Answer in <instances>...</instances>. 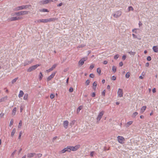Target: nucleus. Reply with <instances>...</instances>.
Wrapping results in <instances>:
<instances>
[{
  "mask_svg": "<svg viewBox=\"0 0 158 158\" xmlns=\"http://www.w3.org/2000/svg\"><path fill=\"white\" fill-rule=\"evenodd\" d=\"M31 6L30 5H23L20 6H19L16 7L15 9V11H18L23 9H26L29 8Z\"/></svg>",
  "mask_w": 158,
  "mask_h": 158,
  "instance_id": "f257e3e1",
  "label": "nucleus"
},
{
  "mask_svg": "<svg viewBox=\"0 0 158 158\" xmlns=\"http://www.w3.org/2000/svg\"><path fill=\"white\" fill-rule=\"evenodd\" d=\"M40 65L39 64H37L35 65L32 66L29 68H28L27 70V71L28 72H30L36 69L38 66H39Z\"/></svg>",
  "mask_w": 158,
  "mask_h": 158,
  "instance_id": "f03ea898",
  "label": "nucleus"
},
{
  "mask_svg": "<svg viewBox=\"0 0 158 158\" xmlns=\"http://www.w3.org/2000/svg\"><path fill=\"white\" fill-rule=\"evenodd\" d=\"M80 147V145L78 144L75 146H70L71 151H76Z\"/></svg>",
  "mask_w": 158,
  "mask_h": 158,
  "instance_id": "7ed1b4c3",
  "label": "nucleus"
},
{
  "mask_svg": "<svg viewBox=\"0 0 158 158\" xmlns=\"http://www.w3.org/2000/svg\"><path fill=\"white\" fill-rule=\"evenodd\" d=\"M66 152H71L70 146H68L66 148H65L63 149L60 151V153H64Z\"/></svg>",
  "mask_w": 158,
  "mask_h": 158,
  "instance_id": "20e7f679",
  "label": "nucleus"
},
{
  "mask_svg": "<svg viewBox=\"0 0 158 158\" xmlns=\"http://www.w3.org/2000/svg\"><path fill=\"white\" fill-rule=\"evenodd\" d=\"M118 142L121 143H124L125 141V138L122 136H118L117 137Z\"/></svg>",
  "mask_w": 158,
  "mask_h": 158,
  "instance_id": "39448f33",
  "label": "nucleus"
},
{
  "mask_svg": "<svg viewBox=\"0 0 158 158\" xmlns=\"http://www.w3.org/2000/svg\"><path fill=\"white\" fill-rule=\"evenodd\" d=\"M122 13V11L120 10H118L114 13L113 15V16L115 18H118L121 15Z\"/></svg>",
  "mask_w": 158,
  "mask_h": 158,
  "instance_id": "423d86ee",
  "label": "nucleus"
},
{
  "mask_svg": "<svg viewBox=\"0 0 158 158\" xmlns=\"http://www.w3.org/2000/svg\"><path fill=\"white\" fill-rule=\"evenodd\" d=\"M87 59V57H84L81 58L78 62V65L80 66H81L84 63V62Z\"/></svg>",
  "mask_w": 158,
  "mask_h": 158,
  "instance_id": "0eeeda50",
  "label": "nucleus"
},
{
  "mask_svg": "<svg viewBox=\"0 0 158 158\" xmlns=\"http://www.w3.org/2000/svg\"><path fill=\"white\" fill-rule=\"evenodd\" d=\"M22 19L21 17H13L8 18V20L9 21H14Z\"/></svg>",
  "mask_w": 158,
  "mask_h": 158,
  "instance_id": "6e6552de",
  "label": "nucleus"
},
{
  "mask_svg": "<svg viewBox=\"0 0 158 158\" xmlns=\"http://www.w3.org/2000/svg\"><path fill=\"white\" fill-rule=\"evenodd\" d=\"M104 113V111L103 110H102L99 112L96 118L98 122H99L101 120Z\"/></svg>",
  "mask_w": 158,
  "mask_h": 158,
  "instance_id": "1a4fd4ad",
  "label": "nucleus"
},
{
  "mask_svg": "<svg viewBox=\"0 0 158 158\" xmlns=\"http://www.w3.org/2000/svg\"><path fill=\"white\" fill-rule=\"evenodd\" d=\"M118 95L119 97H121L123 96V91L122 89H119L117 92Z\"/></svg>",
  "mask_w": 158,
  "mask_h": 158,
  "instance_id": "9d476101",
  "label": "nucleus"
},
{
  "mask_svg": "<svg viewBox=\"0 0 158 158\" xmlns=\"http://www.w3.org/2000/svg\"><path fill=\"white\" fill-rule=\"evenodd\" d=\"M58 19L56 18H51L47 19V23L51 22H54L55 21L57 20Z\"/></svg>",
  "mask_w": 158,
  "mask_h": 158,
  "instance_id": "9b49d317",
  "label": "nucleus"
},
{
  "mask_svg": "<svg viewBox=\"0 0 158 158\" xmlns=\"http://www.w3.org/2000/svg\"><path fill=\"white\" fill-rule=\"evenodd\" d=\"M69 124V122L68 121L65 120L64 121L63 123V127L65 129H67L68 128Z\"/></svg>",
  "mask_w": 158,
  "mask_h": 158,
  "instance_id": "f8f14e48",
  "label": "nucleus"
},
{
  "mask_svg": "<svg viewBox=\"0 0 158 158\" xmlns=\"http://www.w3.org/2000/svg\"><path fill=\"white\" fill-rule=\"evenodd\" d=\"M56 72L53 73L51 75L49 76L47 78V81H48L52 79L55 76L56 74Z\"/></svg>",
  "mask_w": 158,
  "mask_h": 158,
  "instance_id": "ddd939ff",
  "label": "nucleus"
},
{
  "mask_svg": "<svg viewBox=\"0 0 158 158\" xmlns=\"http://www.w3.org/2000/svg\"><path fill=\"white\" fill-rule=\"evenodd\" d=\"M133 123V121H131L128 122L125 124V127H129Z\"/></svg>",
  "mask_w": 158,
  "mask_h": 158,
  "instance_id": "4468645a",
  "label": "nucleus"
},
{
  "mask_svg": "<svg viewBox=\"0 0 158 158\" xmlns=\"http://www.w3.org/2000/svg\"><path fill=\"white\" fill-rule=\"evenodd\" d=\"M35 155V153H29L27 154V156L29 158H31L33 157Z\"/></svg>",
  "mask_w": 158,
  "mask_h": 158,
  "instance_id": "2eb2a0df",
  "label": "nucleus"
},
{
  "mask_svg": "<svg viewBox=\"0 0 158 158\" xmlns=\"http://www.w3.org/2000/svg\"><path fill=\"white\" fill-rule=\"evenodd\" d=\"M32 62V60H31V61L26 60L24 62V66H26L27 65H28L31 64V62Z\"/></svg>",
  "mask_w": 158,
  "mask_h": 158,
  "instance_id": "dca6fc26",
  "label": "nucleus"
},
{
  "mask_svg": "<svg viewBox=\"0 0 158 158\" xmlns=\"http://www.w3.org/2000/svg\"><path fill=\"white\" fill-rule=\"evenodd\" d=\"M153 51L156 52H158V47L157 46H154L152 48Z\"/></svg>",
  "mask_w": 158,
  "mask_h": 158,
  "instance_id": "f3484780",
  "label": "nucleus"
},
{
  "mask_svg": "<svg viewBox=\"0 0 158 158\" xmlns=\"http://www.w3.org/2000/svg\"><path fill=\"white\" fill-rule=\"evenodd\" d=\"M23 94L24 93L23 91L22 90H20L19 92V93L18 95L19 97V98L22 97H23Z\"/></svg>",
  "mask_w": 158,
  "mask_h": 158,
  "instance_id": "a211bd4d",
  "label": "nucleus"
},
{
  "mask_svg": "<svg viewBox=\"0 0 158 158\" xmlns=\"http://www.w3.org/2000/svg\"><path fill=\"white\" fill-rule=\"evenodd\" d=\"M146 108V107L145 106H143L142 107L141 109L140 112L141 113H143L145 110Z\"/></svg>",
  "mask_w": 158,
  "mask_h": 158,
  "instance_id": "6ab92c4d",
  "label": "nucleus"
},
{
  "mask_svg": "<svg viewBox=\"0 0 158 158\" xmlns=\"http://www.w3.org/2000/svg\"><path fill=\"white\" fill-rule=\"evenodd\" d=\"M17 110V109L16 107H15L13 109V110L12 114L14 116L16 114V111Z\"/></svg>",
  "mask_w": 158,
  "mask_h": 158,
  "instance_id": "aec40b11",
  "label": "nucleus"
},
{
  "mask_svg": "<svg viewBox=\"0 0 158 158\" xmlns=\"http://www.w3.org/2000/svg\"><path fill=\"white\" fill-rule=\"evenodd\" d=\"M15 14L18 16L23 15L22 11L15 12Z\"/></svg>",
  "mask_w": 158,
  "mask_h": 158,
  "instance_id": "412c9836",
  "label": "nucleus"
},
{
  "mask_svg": "<svg viewBox=\"0 0 158 158\" xmlns=\"http://www.w3.org/2000/svg\"><path fill=\"white\" fill-rule=\"evenodd\" d=\"M83 108V106H79L77 110V113L78 114L79 112L80 111V110H81Z\"/></svg>",
  "mask_w": 158,
  "mask_h": 158,
  "instance_id": "4be33fe9",
  "label": "nucleus"
},
{
  "mask_svg": "<svg viewBox=\"0 0 158 158\" xmlns=\"http://www.w3.org/2000/svg\"><path fill=\"white\" fill-rule=\"evenodd\" d=\"M129 54H130V55L134 56L136 53V52H133L132 51H131L128 52Z\"/></svg>",
  "mask_w": 158,
  "mask_h": 158,
  "instance_id": "5701e85b",
  "label": "nucleus"
},
{
  "mask_svg": "<svg viewBox=\"0 0 158 158\" xmlns=\"http://www.w3.org/2000/svg\"><path fill=\"white\" fill-rule=\"evenodd\" d=\"M93 89H95L96 88V86L97 85V82L95 81L94 82V83H93Z\"/></svg>",
  "mask_w": 158,
  "mask_h": 158,
  "instance_id": "b1692460",
  "label": "nucleus"
},
{
  "mask_svg": "<svg viewBox=\"0 0 158 158\" xmlns=\"http://www.w3.org/2000/svg\"><path fill=\"white\" fill-rule=\"evenodd\" d=\"M15 131L16 129L15 128L13 129L11 133V136L12 137H13L14 136Z\"/></svg>",
  "mask_w": 158,
  "mask_h": 158,
  "instance_id": "393cba45",
  "label": "nucleus"
},
{
  "mask_svg": "<svg viewBox=\"0 0 158 158\" xmlns=\"http://www.w3.org/2000/svg\"><path fill=\"white\" fill-rule=\"evenodd\" d=\"M40 12H48L49 11L47 9H43L40 10Z\"/></svg>",
  "mask_w": 158,
  "mask_h": 158,
  "instance_id": "a878e982",
  "label": "nucleus"
},
{
  "mask_svg": "<svg viewBox=\"0 0 158 158\" xmlns=\"http://www.w3.org/2000/svg\"><path fill=\"white\" fill-rule=\"evenodd\" d=\"M85 46H86L85 44H81L80 45H79L78 46L77 48H79L84 47Z\"/></svg>",
  "mask_w": 158,
  "mask_h": 158,
  "instance_id": "bb28decb",
  "label": "nucleus"
},
{
  "mask_svg": "<svg viewBox=\"0 0 158 158\" xmlns=\"http://www.w3.org/2000/svg\"><path fill=\"white\" fill-rule=\"evenodd\" d=\"M18 77H16V78L13 79V80H12L11 81L12 83V84H14L15 82H16L17 80H18Z\"/></svg>",
  "mask_w": 158,
  "mask_h": 158,
  "instance_id": "cd10ccee",
  "label": "nucleus"
},
{
  "mask_svg": "<svg viewBox=\"0 0 158 158\" xmlns=\"http://www.w3.org/2000/svg\"><path fill=\"white\" fill-rule=\"evenodd\" d=\"M112 70L114 73H115L116 71V68L114 66H113L112 68Z\"/></svg>",
  "mask_w": 158,
  "mask_h": 158,
  "instance_id": "c85d7f7f",
  "label": "nucleus"
},
{
  "mask_svg": "<svg viewBox=\"0 0 158 158\" xmlns=\"http://www.w3.org/2000/svg\"><path fill=\"white\" fill-rule=\"evenodd\" d=\"M57 65V64H55L52 66L51 69L53 70L56 67Z\"/></svg>",
  "mask_w": 158,
  "mask_h": 158,
  "instance_id": "c756f323",
  "label": "nucleus"
},
{
  "mask_svg": "<svg viewBox=\"0 0 158 158\" xmlns=\"http://www.w3.org/2000/svg\"><path fill=\"white\" fill-rule=\"evenodd\" d=\"M130 75V72H128L126 74L125 77L127 78H128Z\"/></svg>",
  "mask_w": 158,
  "mask_h": 158,
  "instance_id": "7c9ffc66",
  "label": "nucleus"
},
{
  "mask_svg": "<svg viewBox=\"0 0 158 158\" xmlns=\"http://www.w3.org/2000/svg\"><path fill=\"white\" fill-rule=\"evenodd\" d=\"M13 122H14V120H13V119H11L10 121V124H9V126L10 127H11L13 123Z\"/></svg>",
  "mask_w": 158,
  "mask_h": 158,
  "instance_id": "2f4dec72",
  "label": "nucleus"
},
{
  "mask_svg": "<svg viewBox=\"0 0 158 158\" xmlns=\"http://www.w3.org/2000/svg\"><path fill=\"white\" fill-rule=\"evenodd\" d=\"M23 15H27L28 14V11H22Z\"/></svg>",
  "mask_w": 158,
  "mask_h": 158,
  "instance_id": "473e14b6",
  "label": "nucleus"
},
{
  "mask_svg": "<svg viewBox=\"0 0 158 158\" xmlns=\"http://www.w3.org/2000/svg\"><path fill=\"white\" fill-rule=\"evenodd\" d=\"M41 23H47V19H41Z\"/></svg>",
  "mask_w": 158,
  "mask_h": 158,
  "instance_id": "72a5a7b5",
  "label": "nucleus"
},
{
  "mask_svg": "<svg viewBox=\"0 0 158 158\" xmlns=\"http://www.w3.org/2000/svg\"><path fill=\"white\" fill-rule=\"evenodd\" d=\"M75 122L76 121L74 120L72 121L70 123V125L71 126H73L75 124Z\"/></svg>",
  "mask_w": 158,
  "mask_h": 158,
  "instance_id": "f704fd0d",
  "label": "nucleus"
},
{
  "mask_svg": "<svg viewBox=\"0 0 158 158\" xmlns=\"http://www.w3.org/2000/svg\"><path fill=\"white\" fill-rule=\"evenodd\" d=\"M42 154L41 153H39L36 154V157L37 158L41 157L42 156Z\"/></svg>",
  "mask_w": 158,
  "mask_h": 158,
  "instance_id": "c9c22d12",
  "label": "nucleus"
},
{
  "mask_svg": "<svg viewBox=\"0 0 158 158\" xmlns=\"http://www.w3.org/2000/svg\"><path fill=\"white\" fill-rule=\"evenodd\" d=\"M22 121L21 120H20L19 122V125H18L19 128H20L21 127H22Z\"/></svg>",
  "mask_w": 158,
  "mask_h": 158,
  "instance_id": "e433bc0d",
  "label": "nucleus"
},
{
  "mask_svg": "<svg viewBox=\"0 0 158 158\" xmlns=\"http://www.w3.org/2000/svg\"><path fill=\"white\" fill-rule=\"evenodd\" d=\"M43 4H46L49 3L48 0H45L43 1Z\"/></svg>",
  "mask_w": 158,
  "mask_h": 158,
  "instance_id": "4c0bfd02",
  "label": "nucleus"
},
{
  "mask_svg": "<svg viewBox=\"0 0 158 158\" xmlns=\"http://www.w3.org/2000/svg\"><path fill=\"white\" fill-rule=\"evenodd\" d=\"M97 73L100 75L101 73V70L99 68H97Z\"/></svg>",
  "mask_w": 158,
  "mask_h": 158,
  "instance_id": "58836bf2",
  "label": "nucleus"
},
{
  "mask_svg": "<svg viewBox=\"0 0 158 158\" xmlns=\"http://www.w3.org/2000/svg\"><path fill=\"white\" fill-rule=\"evenodd\" d=\"M134 10L133 8L131 6H130L128 7V11H130L131 10L133 11Z\"/></svg>",
  "mask_w": 158,
  "mask_h": 158,
  "instance_id": "ea45409f",
  "label": "nucleus"
},
{
  "mask_svg": "<svg viewBox=\"0 0 158 158\" xmlns=\"http://www.w3.org/2000/svg\"><path fill=\"white\" fill-rule=\"evenodd\" d=\"M28 98V94H26L24 96L23 99H27Z\"/></svg>",
  "mask_w": 158,
  "mask_h": 158,
  "instance_id": "a19ab883",
  "label": "nucleus"
},
{
  "mask_svg": "<svg viewBox=\"0 0 158 158\" xmlns=\"http://www.w3.org/2000/svg\"><path fill=\"white\" fill-rule=\"evenodd\" d=\"M35 23H41V19H40L36 20L35 21Z\"/></svg>",
  "mask_w": 158,
  "mask_h": 158,
  "instance_id": "79ce46f5",
  "label": "nucleus"
},
{
  "mask_svg": "<svg viewBox=\"0 0 158 158\" xmlns=\"http://www.w3.org/2000/svg\"><path fill=\"white\" fill-rule=\"evenodd\" d=\"M43 77V75L41 72H40L39 75V78L40 80Z\"/></svg>",
  "mask_w": 158,
  "mask_h": 158,
  "instance_id": "37998d69",
  "label": "nucleus"
},
{
  "mask_svg": "<svg viewBox=\"0 0 158 158\" xmlns=\"http://www.w3.org/2000/svg\"><path fill=\"white\" fill-rule=\"evenodd\" d=\"M55 95L54 94H51L50 95V98L51 99H53L54 98Z\"/></svg>",
  "mask_w": 158,
  "mask_h": 158,
  "instance_id": "c03bdc74",
  "label": "nucleus"
},
{
  "mask_svg": "<svg viewBox=\"0 0 158 158\" xmlns=\"http://www.w3.org/2000/svg\"><path fill=\"white\" fill-rule=\"evenodd\" d=\"M73 89L72 87H71L70 89H69V91L70 92V93H72L73 92Z\"/></svg>",
  "mask_w": 158,
  "mask_h": 158,
  "instance_id": "a18cd8bd",
  "label": "nucleus"
},
{
  "mask_svg": "<svg viewBox=\"0 0 158 158\" xmlns=\"http://www.w3.org/2000/svg\"><path fill=\"white\" fill-rule=\"evenodd\" d=\"M89 80H87L85 82L86 85H88L89 84Z\"/></svg>",
  "mask_w": 158,
  "mask_h": 158,
  "instance_id": "49530a36",
  "label": "nucleus"
},
{
  "mask_svg": "<svg viewBox=\"0 0 158 158\" xmlns=\"http://www.w3.org/2000/svg\"><path fill=\"white\" fill-rule=\"evenodd\" d=\"M94 67V64H91L90 66V69H93Z\"/></svg>",
  "mask_w": 158,
  "mask_h": 158,
  "instance_id": "de8ad7c7",
  "label": "nucleus"
},
{
  "mask_svg": "<svg viewBox=\"0 0 158 158\" xmlns=\"http://www.w3.org/2000/svg\"><path fill=\"white\" fill-rule=\"evenodd\" d=\"M16 152V150L14 151L13 152V153H12V154L11 155V156H12L13 157H14V155L15 154V153Z\"/></svg>",
  "mask_w": 158,
  "mask_h": 158,
  "instance_id": "09e8293b",
  "label": "nucleus"
},
{
  "mask_svg": "<svg viewBox=\"0 0 158 158\" xmlns=\"http://www.w3.org/2000/svg\"><path fill=\"white\" fill-rule=\"evenodd\" d=\"M118 57H119V55L118 54H117L115 56H114V59H115L116 60L118 58Z\"/></svg>",
  "mask_w": 158,
  "mask_h": 158,
  "instance_id": "8fccbe9b",
  "label": "nucleus"
},
{
  "mask_svg": "<svg viewBox=\"0 0 158 158\" xmlns=\"http://www.w3.org/2000/svg\"><path fill=\"white\" fill-rule=\"evenodd\" d=\"M147 59L148 61H150L151 60V58L150 56H148Z\"/></svg>",
  "mask_w": 158,
  "mask_h": 158,
  "instance_id": "3c124183",
  "label": "nucleus"
},
{
  "mask_svg": "<svg viewBox=\"0 0 158 158\" xmlns=\"http://www.w3.org/2000/svg\"><path fill=\"white\" fill-rule=\"evenodd\" d=\"M89 77L91 78H93L94 77V75L93 73H91L89 75Z\"/></svg>",
  "mask_w": 158,
  "mask_h": 158,
  "instance_id": "603ef678",
  "label": "nucleus"
},
{
  "mask_svg": "<svg viewBox=\"0 0 158 158\" xmlns=\"http://www.w3.org/2000/svg\"><path fill=\"white\" fill-rule=\"evenodd\" d=\"M126 58V56L125 55H124L123 56L122 58L123 60H125Z\"/></svg>",
  "mask_w": 158,
  "mask_h": 158,
  "instance_id": "864d4df0",
  "label": "nucleus"
},
{
  "mask_svg": "<svg viewBox=\"0 0 158 158\" xmlns=\"http://www.w3.org/2000/svg\"><path fill=\"white\" fill-rule=\"evenodd\" d=\"M52 71V69L50 68V69H48L46 70V72L47 73H49L51 71Z\"/></svg>",
  "mask_w": 158,
  "mask_h": 158,
  "instance_id": "5fc2aeb1",
  "label": "nucleus"
},
{
  "mask_svg": "<svg viewBox=\"0 0 158 158\" xmlns=\"http://www.w3.org/2000/svg\"><path fill=\"white\" fill-rule=\"evenodd\" d=\"M94 154V152H92L90 153V156H91L92 157V156H93Z\"/></svg>",
  "mask_w": 158,
  "mask_h": 158,
  "instance_id": "6e6d98bb",
  "label": "nucleus"
},
{
  "mask_svg": "<svg viewBox=\"0 0 158 158\" xmlns=\"http://www.w3.org/2000/svg\"><path fill=\"white\" fill-rule=\"evenodd\" d=\"M105 92H106V91L105 90H104L102 92V95H103V96H105Z\"/></svg>",
  "mask_w": 158,
  "mask_h": 158,
  "instance_id": "4d7b16f0",
  "label": "nucleus"
},
{
  "mask_svg": "<svg viewBox=\"0 0 158 158\" xmlns=\"http://www.w3.org/2000/svg\"><path fill=\"white\" fill-rule=\"evenodd\" d=\"M57 138V136H55L52 138V141H54Z\"/></svg>",
  "mask_w": 158,
  "mask_h": 158,
  "instance_id": "13d9d810",
  "label": "nucleus"
},
{
  "mask_svg": "<svg viewBox=\"0 0 158 158\" xmlns=\"http://www.w3.org/2000/svg\"><path fill=\"white\" fill-rule=\"evenodd\" d=\"M112 80H115L116 79V77L114 76H113L112 77V78H111Z\"/></svg>",
  "mask_w": 158,
  "mask_h": 158,
  "instance_id": "bf43d9fd",
  "label": "nucleus"
},
{
  "mask_svg": "<svg viewBox=\"0 0 158 158\" xmlns=\"http://www.w3.org/2000/svg\"><path fill=\"white\" fill-rule=\"evenodd\" d=\"M22 134V133L21 132H20L19 133V139H20L21 138V136Z\"/></svg>",
  "mask_w": 158,
  "mask_h": 158,
  "instance_id": "052dcab7",
  "label": "nucleus"
},
{
  "mask_svg": "<svg viewBox=\"0 0 158 158\" xmlns=\"http://www.w3.org/2000/svg\"><path fill=\"white\" fill-rule=\"evenodd\" d=\"M4 114L3 113H2L0 114V117H2L4 116Z\"/></svg>",
  "mask_w": 158,
  "mask_h": 158,
  "instance_id": "680f3d73",
  "label": "nucleus"
},
{
  "mask_svg": "<svg viewBox=\"0 0 158 158\" xmlns=\"http://www.w3.org/2000/svg\"><path fill=\"white\" fill-rule=\"evenodd\" d=\"M91 96L93 97H94L95 96V94L94 93H93L92 94H91Z\"/></svg>",
  "mask_w": 158,
  "mask_h": 158,
  "instance_id": "e2e57ef3",
  "label": "nucleus"
},
{
  "mask_svg": "<svg viewBox=\"0 0 158 158\" xmlns=\"http://www.w3.org/2000/svg\"><path fill=\"white\" fill-rule=\"evenodd\" d=\"M123 65V63L122 62H121L119 63V65L120 66H122Z\"/></svg>",
  "mask_w": 158,
  "mask_h": 158,
  "instance_id": "0e129e2a",
  "label": "nucleus"
},
{
  "mask_svg": "<svg viewBox=\"0 0 158 158\" xmlns=\"http://www.w3.org/2000/svg\"><path fill=\"white\" fill-rule=\"evenodd\" d=\"M152 91L153 93H155L156 92V88H153L152 89Z\"/></svg>",
  "mask_w": 158,
  "mask_h": 158,
  "instance_id": "69168bd1",
  "label": "nucleus"
},
{
  "mask_svg": "<svg viewBox=\"0 0 158 158\" xmlns=\"http://www.w3.org/2000/svg\"><path fill=\"white\" fill-rule=\"evenodd\" d=\"M138 113L137 112H135L134 113H133V115H134V117L136 116L138 114Z\"/></svg>",
  "mask_w": 158,
  "mask_h": 158,
  "instance_id": "338daca9",
  "label": "nucleus"
},
{
  "mask_svg": "<svg viewBox=\"0 0 158 158\" xmlns=\"http://www.w3.org/2000/svg\"><path fill=\"white\" fill-rule=\"evenodd\" d=\"M63 4V3L62 2H61L59 4L57 5V6H61Z\"/></svg>",
  "mask_w": 158,
  "mask_h": 158,
  "instance_id": "774afa93",
  "label": "nucleus"
}]
</instances>
